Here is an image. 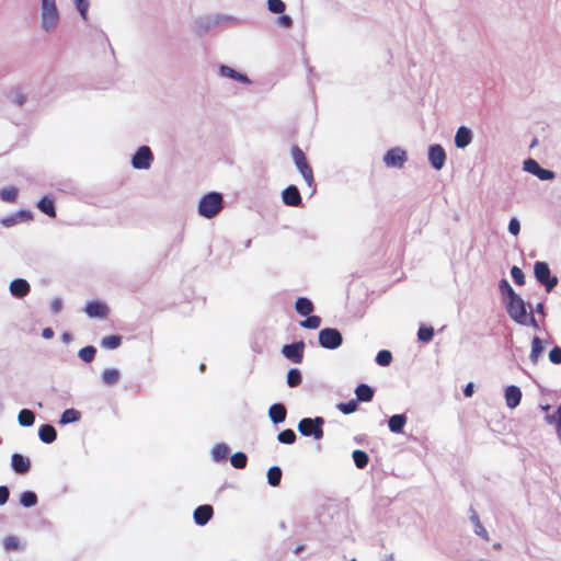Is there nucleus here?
<instances>
[{"label":"nucleus","instance_id":"nucleus-37","mask_svg":"<svg viewBox=\"0 0 561 561\" xmlns=\"http://www.w3.org/2000/svg\"><path fill=\"white\" fill-rule=\"evenodd\" d=\"M119 379V371L116 368H107L102 373V380L105 385H115Z\"/></svg>","mask_w":561,"mask_h":561},{"label":"nucleus","instance_id":"nucleus-25","mask_svg":"<svg viewBox=\"0 0 561 561\" xmlns=\"http://www.w3.org/2000/svg\"><path fill=\"white\" fill-rule=\"evenodd\" d=\"M356 401L369 402L374 398V390L366 383H360L355 389Z\"/></svg>","mask_w":561,"mask_h":561},{"label":"nucleus","instance_id":"nucleus-35","mask_svg":"<svg viewBox=\"0 0 561 561\" xmlns=\"http://www.w3.org/2000/svg\"><path fill=\"white\" fill-rule=\"evenodd\" d=\"M282 480V470L277 466H273L267 470V482L271 486L279 485Z\"/></svg>","mask_w":561,"mask_h":561},{"label":"nucleus","instance_id":"nucleus-34","mask_svg":"<svg viewBox=\"0 0 561 561\" xmlns=\"http://www.w3.org/2000/svg\"><path fill=\"white\" fill-rule=\"evenodd\" d=\"M352 457L355 462V466L358 469H364L368 465L369 457H368L367 453L364 450H360V449L354 450L352 454Z\"/></svg>","mask_w":561,"mask_h":561},{"label":"nucleus","instance_id":"nucleus-11","mask_svg":"<svg viewBox=\"0 0 561 561\" xmlns=\"http://www.w3.org/2000/svg\"><path fill=\"white\" fill-rule=\"evenodd\" d=\"M305 343L302 341L286 344L282 347V354L295 364H300L304 358Z\"/></svg>","mask_w":561,"mask_h":561},{"label":"nucleus","instance_id":"nucleus-55","mask_svg":"<svg viewBox=\"0 0 561 561\" xmlns=\"http://www.w3.org/2000/svg\"><path fill=\"white\" fill-rule=\"evenodd\" d=\"M62 309V300L61 298L59 297H55L53 300H51V311L54 313H59Z\"/></svg>","mask_w":561,"mask_h":561},{"label":"nucleus","instance_id":"nucleus-16","mask_svg":"<svg viewBox=\"0 0 561 561\" xmlns=\"http://www.w3.org/2000/svg\"><path fill=\"white\" fill-rule=\"evenodd\" d=\"M214 510L213 506L208 504L199 505L195 508L193 513V518L196 525L204 526L206 525L213 517Z\"/></svg>","mask_w":561,"mask_h":561},{"label":"nucleus","instance_id":"nucleus-41","mask_svg":"<svg viewBox=\"0 0 561 561\" xmlns=\"http://www.w3.org/2000/svg\"><path fill=\"white\" fill-rule=\"evenodd\" d=\"M296 438H297V436H296L295 432L290 428L284 430L280 433H278V435H277V440L280 444H286V445L294 444L296 442Z\"/></svg>","mask_w":561,"mask_h":561},{"label":"nucleus","instance_id":"nucleus-12","mask_svg":"<svg viewBox=\"0 0 561 561\" xmlns=\"http://www.w3.org/2000/svg\"><path fill=\"white\" fill-rule=\"evenodd\" d=\"M33 219V214L30 210L21 209L1 218L0 222L4 228H11L22 222H27Z\"/></svg>","mask_w":561,"mask_h":561},{"label":"nucleus","instance_id":"nucleus-58","mask_svg":"<svg viewBox=\"0 0 561 561\" xmlns=\"http://www.w3.org/2000/svg\"><path fill=\"white\" fill-rule=\"evenodd\" d=\"M465 397L469 398L473 394V383L469 382L463 389Z\"/></svg>","mask_w":561,"mask_h":561},{"label":"nucleus","instance_id":"nucleus-14","mask_svg":"<svg viewBox=\"0 0 561 561\" xmlns=\"http://www.w3.org/2000/svg\"><path fill=\"white\" fill-rule=\"evenodd\" d=\"M282 201L291 207H298L302 203L299 190L295 185H289L282 192Z\"/></svg>","mask_w":561,"mask_h":561},{"label":"nucleus","instance_id":"nucleus-17","mask_svg":"<svg viewBox=\"0 0 561 561\" xmlns=\"http://www.w3.org/2000/svg\"><path fill=\"white\" fill-rule=\"evenodd\" d=\"M504 398L506 407L510 409H515L520 403L522 391L517 386H508L505 388Z\"/></svg>","mask_w":561,"mask_h":561},{"label":"nucleus","instance_id":"nucleus-23","mask_svg":"<svg viewBox=\"0 0 561 561\" xmlns=\"http://www.w3.org/2000/svg\"><path fill=\"white\" fill-rule=\"evenodd\" d=\"M36 206L45 215H47L51 218L56 217L55 201L51 196H49V195L44 196L43 198H41L37 202Z\"/></svg>","mask_w":561,"mask_h":561},{"label":"nucleus","instance_id":"nucleus-63","mask_svg":"<svg viewBox=\"0 0 561 561\" xmlns=\"http://www.w3.org/2000/svg\"><path fill=\"white\" fill-rule=\"evenodd\" d=\"M62 340H64V341H69V340H70V335H69L68 333H65V334L62 335Z\"/></svg>","mask_w":561,"mask_h":561},{"label":"nucleus","instance_id":"nucleus-40","mask_svg":"<svg viewBox=\"0 0 561 561\" xmlns=\"http://www.w3.org/2000/svg\"><path fill=\"white\" fill-rule=\"evenodd\" d=\"M248 457L244 453L238 451L230 457L231 466L236 469H243L247 466Z\"/></svg>","mask_w":561,"mask_h":561},{"label":"nucleus","instance_id":"nucleus-8","mask_svg":"<svg viewBox=\"0 0 561 561\" xmlns=\"http://www.w3.org/2000/svg\"><path fill=\"white\" fill-rule=\"evenodd\" d=\"M534 274L537 280L546 287L547 291H550L558 284V278L550 275V268L546 262H536Z\"/></svg>","mask_w":561,"mask_h":561},{"label":"nucleus","instance_id":"nucleus-62","mask_svg":"<svg viewBox=\"0 0 561 561\" xmlns=\"http://www.w3.org/2000/svg\"><path fill=\"white\" fill-rule=\"evenodd\" d=\"M14 102L19 105H22L24 102V96L22 94H16Z\"/></svg>","mask_w":561,"mask_h":561},{"label":"nucleus","instance_id":"nucleus-27","mask_svg":"<svg viewBox=\"0 0 561 561\" xmlns=\"http://www.w3.org/2000/svg\"><path fill=\"white\" fill-rule=\"evenodd\" d=\"M405 424L407 416L404 414H394L388 420V426L392 433H401Z\"/></svg>","mask_w":561,"mask_h":561},{"label":"nucleus","instance_id":"nucleus-28","mask_svg":"<svg viewBox=\"0 0 561 561\" xmlns=\"http://www.w3.org/2000/svg\"><path fill=\"white\" fill-rule=\"evenodd\" d=\"M295 309L300 316L307 317L313 311V305L310 299L300 297L295 302Z\"/></svg>","mask_w":561,"mask_h":561},{"label":"nucleus","instance_id":"nucleus-36","mask_svg":"<svg viewBox=\"0 0 561 561\" xmlns=\"http://www.w3.org/2000/svg\"><path fill=\"white\" fill-rule=\"evenodd\" d=\"M499 288L501 294L504 296V302L518 296L506 279L500 280Z\"/></svg>","mask_w":561,"mask_h":561},{"label":"nucleus","instance_id":"nucleus-21","mask_svg":"<svg viewBox=\"0 0 561 561\" xmlns=\"http://www.w3.org/2000/svg\"><path fill=\"white\" fill-rule=\"evenodd\" d=\"M219 75L221 77L230 78L232 80L239 81L244 84L251 83V80L245 75L238 72L237 70H234L233 68H231L229 66H225V65L220 66Z\"/></svg>","mask_w":561,"mask_h":561},{"label":"nucleus","instance_id":"nucleus-6","mask_svg":"<svg viewBox=\"0 0 561 561\" xmlns=\"http://www.w3.org/2000/svg\"><path fill=\"white\" fill-rule=\"evenodd\" d=\"M318 341L325 350H336L343 343V336L337 329L325 328L319 331Z\"/></svg>","mask_w":561,"mask_h":561},{"label":"nucleus","instance_id":"nucleus-56","mask_svg":"<svg viewBox=\"0 0 561 561\" xmlns=\"http://www.w3.org/2000/svg\"><path fill=\"white\" fill-rule=\"evenodd\" d=\"M557 436L559 440L561 442V404L557 409Z\"/></svg>","mask_w":561,"mask_h":561},{"label":"nucleus","instance_id":"nucleus-42","mask_svg":"<svg viewBox=\"0 0 561 561\" xmlns=\"http://www.w3.org/2000/svg\"><path fill=\"white\" fill-rule=\"evenodd\" d=\"M18 196V190L13 186L4 187L0 191V198L3 202L13 203Z\"/></svg>","mask_w":561,"mask_h":561},{"label":"nucleus","instance_id":"nucleus-43","mask_svg":"<svg viewBox=\"0 0 561 561\" xmlns=\"http://www.w3.org/2000/svg\"><path fill=\"white\" fill-rule=\"evenodd\" d=\"M95 353H96V350L94 346L92 345H89V346H85V347H82L79 353H78V356L85 363H90L93 360L94 356H95Z\"/></svg>","mask_w":561,"mask_h":561},{"label":"nucleus","instance_id":"nucleus-47","mask_svg":"<svg viewBox=\"0 0 561 561\" xmlns=\"http://www.w3.org/2000/svg\"><path fill=\"white\" fill-rule=\"evenodd\" d=\"M392 360V354L387 351L382 350L377 353L376 356V363L380 366H388Z\"/></svg>","mask_w":561,"mask_h":561},{"label":"nucleus","instance_id":"nucleus-13","mask_svg":"<svg viewBox=\"0 0 561 561\" xmlns=\"http://www.w3.org/2000/svg\"><path fill=\"white\" fill-rule=\"evenodd\" d=\"M428 161L435 170H442L446 161V152L440 145L428 147Z\"/></svg>","mask_w":561,"mask_h":561},{"label":"nucleus","instance_id":"nucleus-46","mask_svg":"<svg viewBox=\"0 0 561 561\" xmlns=\"http://www.w3.org/2000/svg\"><path fill=\"white\" fill-rule=\"evenodd\" d=\"M434 336V330L431 327H420L417 331V339L421 342L428 343Z\"/></svg>","mask_w":561,"mask_h":561},{"label":"nucleus","instance_id":"nucleus-50","mask_svg":"<svg viewBox=\"0 0 561 561\" xmlns=\"http://www.w3.org/2000/svg\"><path fill=\"white\" fill-rule=\"evenodd\" d=\"M77 10L83 20L88 19L89 1L88 0H75Z\"/></svg>","mask_w":561,"mask_h":561},{"label":"nucleus","instance_id":"nucleus-49","mask_svg":"<svg viewBox=\"0 0 561 561\" xmlns=\"http://www.w3.org/2000/svg\"><path fill=\"white\" fill-rule=\"evenodd\" d=\"M336 408L343 414H351V413L356 411V409H357V401L356 400H350L348 402H345V403H339Z\"/></svg>","mask_w":561,"mask_h":561},{"label":"nucleus","instance_id":"nucleus-4","mask_svg":"<svg viewBox=\"0 0 561 561\" xmlns=\"http://www.w3.org/2000/svg\"><path fill=\"white\" fill-rule=\"evenodd\" d=\"M324 424V420L321 416L317 417H305L298 423V432L302 436L313 437L316 440H319L323 437L322 426Z\"/></svg>","mask_w":561,"mask_h":561},{"label":"nucleus","instance_id":"nucleus-39","mask_svg":"<svg viewBox=\"0 0 561 561\" xmlns=\"http://www.w3.org/2000/svg\"><path fill=\"white\" fill-rule=\"evenodd\" d=\"M301 380H302V376H301V373L299 369L291 368L288 370L287 379H286L288 387H290V388L297 387L301 383Z\"/></svg>","mask_w":561,"mask_h":561},{"label":"nucleus","instance_id":"nucleus-3","mask_svg":"<svg viewBox=\"0 0 561 561\" xmlns=\"http://www.w3.org/2000/svg\"><path fill=\"white\" fill-rule=\"evenodd\" d=\"M222 209V195L211 192L204 195L198 203V214L207 219L215 217Z\"/></svg>","mask_w":561,"mask_h":561},{"label":"nucleus","instance_id":"nucleus-18","mask_svg":"<svg viewBox=\"0 0 561 561\" xmlns=\"http://www.w3.org/2000/svg\"><path fill=\"white\" fill-rule=\"evenodd\" d=\"M9 289L12 296L23 298L30 293L31 286L24 278H15L10 283Z\"/></svg>","mask_w":561,"mask_h":561},{"label":"nucleus","instance_id":"nucleus-52","mask_svg":"<svg viewBox=\"0 0 561 561\" xmlns=\"http://www.w3.org/2000/svg\"><path fill=\"white\" fill-rule=\"evenodd\" d=\"M507 229L511 234L517 236L520 231L519 220L516 217L511 218Z\"/></svg>","mask_w":561,"mask_h":561},{"label":"nucleus","instance_id":"nucleus-59","mask_svg":"<svg viewBox=\"0 0 561 561\" xmlns=\"http://www.w3.org/2000/svg\"><path fill=\"white\" fill-rule=\"evenodd\" d=\"M42 336L46 340H49L54 336V331L53 329L50 328H45L43 331H42Z\"/></svg>","mask_w":561,"mask_h":561},{"label":"nucleus","instance_id":"nucleus-32","mask_svg":"<svg viewBox=\"0 0 561 561\" xmlns=\"http://www.w3.org/2000/svg\"><path fill=\"white\" fill-rule=\"evenodd\" d=\"M37 495L33 491H24L20 495V504L23 507L30 508L37 504Z\"/></svg>","mask_w":561,"mask_h":561},{"label":"nucleus","instance_id":"nucleus-1","mask_svg":"<svg viewBox=\"0 0 561 561\" xmlns=\"http://www.w3.org/2000/svg\"><path fill=\"white\" fill-rule=\"evenodd\" d=\"M505 308L511 319L517 324L539 330L540 327L534 317L533 310H527L526 302L519 295L512 300H506Z\"/></svg>","mask_w":561,"mask_h":561},{"label":"nucleus","instance_id":"nucleus-30","mask_svg":"<svg viewBox=\"0 0 561 561\" xmlns=\"http://www.w3.org/2000/svg\"><path fill=\"white\" fill-rule=\"evenodd\" d=\"M543 352V343L540 337L535 336L531 341V352L529 358L536 364Z\"/></svg>","mask_w":561,"mask_h":561},{"label":"nucleus","instance_id":"nucleus-53","mask_svg":"<svg viewBox=\"0 0 561 561\" xmlns=\"http://www.w3.org/2000/svg\"><path fill=\"white\" fill-rule=\"evenodd\" d=\"M549 359L553 364H561V348L559 346H554L549 352Z\"/></svg>","mask_w":561,"mask_h":561},{"label":"nucleus","instance_id":"nucleus-60","mask_svg":"<svg viewBox=\"0 0 561 561\" xmlns=\"http://www.w3.org/2000/svg\"><path fill=\"white\" fill-rule=\"evenodd\" d=\"M546 422L549 423V424H552L554 423L557 425V412L554 414H551V415H547L545 417Z\"/></svg>","mask_w":561,"mask_h":561},{"label":"nucleus","instance_id":"nucleus-24","mask_svg":"<svg viewBox=\"0 0 561 561\" xmlns=\"http://www.w3.org/2000/svg\"><path fill=\"white\" fill-rule=\"evenodd\" d=\"M470 520L473 525V533L477 536L481 537L483 540L488 541L489 534H488L486 529L483 527L478 514L473 510L470 511Z\"/></svg>","mask_w":561,"mask_h":561},{"label":"nucleus","instance_id":"nucleus-44","mask_svg":"<svg viewBox=\"0 0 561 561\" xmlns=\"http://www.w3.org/2000/svg\"><path fill=\"white\" fill-rule=\"evenodd\" d=\"M321 324V318L319 316H307V319L300 322V325L305 329L316 330Z\"/></svg>","mask_w":561,"mask_h":561},{"label":"nucleus","instance_id":"nucleus-48","mask_svg":"<svg viewBox=\"0 0 561 561\" xmlns=\"http://www.w3.org/2000/svg\"><path fill=\"white\" fill-rule=\"evenodd\" d=\"M267 9L272 13L280 14L285 11L286 5L282 0H267Z\"/></svg>","mask_w":561,"mask_h":561},{"label":"nucleus","instance_id":"nucleus-38","mask_svg":"<svg viewBox=\"0 0 561 561\" xmlns=\"http://www.w3.org/2000/svg\"><path fill=\"white\" fill-rule=\"evenodd\" d=\"M122 343V337L119 335H107L101 340V346L105 350H115Z\"/></svg>","mask_w":561,"mask_h":561},{"label":"nucleus","instance_id":"nucleus-51","mask_svg":"<svg viewBox=\"0 0 561 561\" xmlns=\"http://www.w3.org/2000/svg\"><path fill=\"white\" fill-rule=\"evenodd\" d=\"M511 275H512V278L514 279V282L517 285H524L525 284V275H524L523 271L518 266H513L511 268Z\"/></svg>","mask_w":561,"mask_h":561},{"label":"nucleus","instance_id":"nucleus-2","mask_svg":"<svg viewBox=\"0 0 561 561\" xmlns=\"http://www.w3.org/2000/svg\"><path fill=\"white\" fill-rule=\"evenodd\" d=\"M59 23V11L56 0L41 1V26L46 32L54 31Z\"/></svg>","mask_w":561,"mask_h":561},{"label":"nucleus","instance_id":"nucleus-33","mask_svg":"<svg viewBox=\"0 0 561 561\" xmlns=\"http://www.w3.org/2000/svg\"><path fill=\"white\" fill-rule=\"evenodd\" d=\"M18 421L21 426L30 427L34 424L35 415L31 410L23 409L18 415Z\"/></svg>","mask_w":561,"mask_h":561},{"label":"nucleus","instance_id":"nucleus-26","mask_svg":"<svg viewBox=\"0 0 561 561\" xmlns=\"http://www.w3.org/2000/svg\"><path fill=\"white\" fill-rule=\"evenodd\" d=\"M38 437L45 444H50L56 440L57 433L53 425L45 424L38 430Z\"/></svg>","mask_w":561,"mask_h":561},{"label":"nucleus","instance_id":"nucleus-5","mask_svg":"<svg viewBox=\"0 0 561 561\" xmlns=\"http://www.w3.org/2000/svg\"><path fill=\"white\" fill-rule=\"evenodd\" d=\"M291 157H293V161H294L297 170L301 174L302 179L305 180L307 185L309 187H311L313 184V172L307 161V158H306L304 151L299 147L294 146L291 149Z\"/></svg>","mask_w":561,"mask_h":561},{"label":"nucleus","instance_id":"nucleus-10","mask_svg":"<svg viewBox=\"0 0 561 561\" xmlns=\"http://www.w3.org/2000/svg\"><path fill=\"white\" fill-rule=\"evenodd\" d=\"M523 170L537 176L539 180L542 181H550L556 178L553 171L541 168L540 164L535 159L531 158L526 159L523 162Z\"/></svg>","mask_w":561,"mask_h":561},{"label":"nucleus","instance_id":"nucleus-57","mask_svg":"<svg viewBox=\"0 0 561 561\" xmlns=\"http://www.w3.org/2000/svg\"><path fill=\"white\" fill-rule=\"evenodd\" d=\"M277 23L284 27H289L293 24V20L289 15H280L277 19Z\"/></svg>","mask_w":561,"mask_h":561},{"label":"nucleus","instance_id":"nucleus-7","mask_svg":"<svg viewBox=\"0 0 561 561\" xmlns=\"http://www.w3.org/2000/svg\"><path fill=\"white\" fill-rule=\"evenodd\" d=\"M153 153L148 146H140L131 156V167L136 170H148L153 162Z\"/></svg>","mask_w":561,"mask_h":561},{"label":"nucleus","instance_id":"nucleus-20","mask_svg":"<svg viewBox=\"0 0 561 561\" xmlns=\"http://www.w3.org/2000/svg\"><path fill=\"white\" fill-rule=\"evenodd\" d=\"M11 466L16 473L24 474L30 470L31 461L23 455L15 453L11 456Z\"/></svg>","mask_w":561,"mask_h":561},{"label":"nucleus","instance_id":"nucleus-61","mask_svg":"<svg viewBox=\"0 0 561 561\" xmlns=\"http://www.w3.org/2000/svg\"><path fill=\"white\" fill-rule=\"evenodd\" d=\"M536 312L545 317V307L542 302H538L535 307Z\"/></svg>","mask_w":561,"mask_h":561},{"label":"nucleus","instance_id":"nucleus-9","mask_svg":"<svg viewBox=\"0 0 561 561\" xmlns=\"http://www.w3.org/2000/svg\"><path fill=\"white\" fill-rule=\"evenodd\" d=\"M408 161V153L401 147H393L389 149L382 158V162L388 168L401 169Z\"/></svg>","mask_w":561,"mask_h":561},{"label":"nucleus","instance_id":"nucleus-22","mask_svg":"<svg viewBox=\"0 0 561 561\" xmlns=\"http://www.w3.org/2000/svg\"><path fill=\"white\" fill-rule=\"evenodd\" d=\"M287 411L282 403H274L268 409V417L272 423L279 424L286 419Z\"/></svg>","mask_w":561,"mask_h":561},{"label":"nucleus","instance_id":"nucleus-29","mask_svg":"<svg viewBox=\"0 0 561 561\" xmlns=\"http://www.w3.org/2000/svg\"><path fill=\"white\" fill-rule=\"evenodd\" d=\"M228 455H229V447H228V445H226L224 443L216 444L211 449V458L216 462L227 460Z\"/></svg>","mask_w":561,"mask_h":561},{"label":"nucleus","instance_id":"nucleus-31","mask_svg":"<svg viewBox=\"0 0 561 561\" xmlns=\"http://www.w3.org/2000/svg\"><path fill=\"white\" fill-rule=\"evenodd\" d=\"M81 413L76 409H67L62 412L59 423L62 425L79 421Z\"/></svg>","mask_w":561,"mask_h":561},{"label":"nucleus","instance_id":"nucleus-45","mask_svg":"<svg viewBox=\"0 0 561 561\" xmlns=\"http://www.w3.org/2000/svg\"><path fill=\"white\" fill-rule=\"evenodd\" d=\"M3 548L5 550H20L22 546L20 539L16 536H7L3 539Z\"/></svg>","mask_w":561,"mask_h":561},{"label":"nucleus","instance_id":"nucleus-15","mask_svg":"<svg viewBox=\"0 0 561 561\" xmlns=\"http://www.w3.org/2000/svg\"><path fill=\"white\" fill-rule=\"evenodd\" d=\"M473 139V133L472 130L467 126H460L458 127L456 135H455V146L458 149H465L467 148Z\"/></svg>","mask_w":561,"mask_h":561},{"label":"nucleus","instance_id":"nucleus-54","mask_svg":"<svg viewBox=\"0 0 561 561\" xmlns=\"http://www.w3.org/2000/svg\"><path fill=\"white\" fill-rule=\"evenodd\" d=\"M10 491L5 485H0V506L4 505L9 500Z\"/></svg>","mask_w":561,"mask_h":561},{"label":"nucleus","instance_id":"nucleus-19","mask_svg":"<svg viewBox=\"0 0 561 561\" xmlns=\"http://www.w3.org/2000/svg\"><path fill=\"white\" fill-rule=\"evenodd\" d=\"M84 311L90 318H104L108 312V308L104 302L90 301L87 304Z\"/></svg>","mask_w":561,"mask_h":561},{"label":"nucleus","instance_id":"nucleus-64","mask_svg":"<svg viewBox=\"0 0 561 561\" xmlns=\"http://www.w3.org/2000/svg\"><path fill=\"white\" fill-rule=\"evenodd\" d=\"M199 368H201V370H204L205 365H204V364H202Z\"/></svg>","mask_w":561,"mask_h":561}]
</instances>
